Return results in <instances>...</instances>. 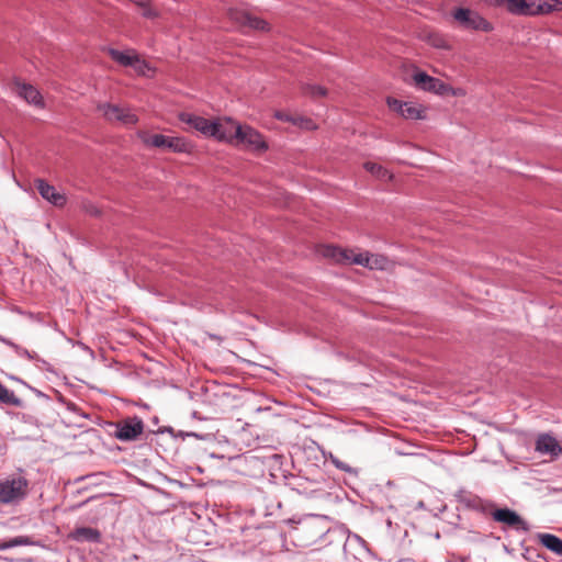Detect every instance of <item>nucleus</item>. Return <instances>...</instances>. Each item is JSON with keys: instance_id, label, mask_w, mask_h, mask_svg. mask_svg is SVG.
<instances>
[{"instance_id": "1", "label": "nucleus", "mask_w": 562, "mask_h": 562, "mask_svg": "<svg viewBox=\"0 0 562 562\" xmlns=\"http://www.w3.org/2000/svg\"><path fill=\"white\" fill-rule=\"evenodd\" d=\"M322 255L338 263L359 265L371 270H391L394 267V263L383 255L368 251L357 252L352 249L336 246H324Z\"/></svg>"}, {"instance_id": "2", "label": "nucleus", "mask_w": 562, "mask_h": 562, "mask_svg": "<svg viewBox=\"0 0 562 562\" xmlns=\"http://www.w3.org/2000/svg\"><path fill=\"white\" fill-rule=\"evenodd\" d=\"M224 142L244 146L249 150H266L268 145L262 135L248 125H239L229 119Z\"/></svg>"}, {"instance_id": "3", "label": "nucleus", "mask_w": 562, "mask_h": 562, "mask_svg": "<svg viewBox=\"0 0 562 562\" xmlns=\"http://www.w3.org/2000/svg\"><path fill=\"white\" fill-rule=\"evenodd\" d=\"M502 7L514 15H538L562 11L561 0H503Z\"/></svg>"}, {"instance_id": "4", "label": "nucleus", "mask_w": 562, "mask_h": 562, "mask_svg": "<svg viewBox=\"0 0 562 562\" xmlns=\"http://www.w3.org/2000/svg\"><path fill=\"white\" fill-rule=\"evenodd\" d=\"M179 120L188 124L191 128H194L207 137H214L217 140L224 142L229 119L223 117L216 121H210L205 117L182 112L179 114Z\"/></svg>"}, {"instance_id": "5", "label": "nucleus", "mask_w": 562, "mask_h": 562, "mask_svg": "<svg viewBox=\"0 0 562 562\" xmlns=\"http://www.w3.org/2000/svg\"><path fill=\"white\" fill-rule=\"evenodd\" d=\"M137 136L148 147L168 149L173 153H189L191 150V144L183 137L151 134L148 131H138Z\"/></svg>"}, {"instance_id": "6", "label": "nucleus", "mask_w": 562, "mask_h": 562, "mask_svg": "<svg viewBox=\"0 0 562 562\" xmlns=\"http://www.w3.org/2000/svg\"><path fill=\"white\" fill-rule=\"evenodd\" d=\"M106 53L121 66L132 67L138 76L153 77L155 74V69L145 59H142L134 49L121 52L115 48H108Z\"/></svg>"}, {"instance_id": "7", "label": "nucleus", "mask_w": 562, "mask_h": 562, "mask_svg": "<svg viewBox=\"0 0 562 562\" xmlns=\"http://www.w3.org/2000/svg\"><path fill=\"white\" fill-rule=\"evenodd\" d=\"M29 482L23 476H10L0 481V504H10L23 499Z\"/></svg>"}, {"instance_id": "8", "label": "nucleus", "mask_w": 562, "mask_h": 562, "mask_svg": "<svg viewBox=\"0 0 562 562\" xmlns=\"http://www.w3.org/2000/svg\"><path fill=\"white\" fill-rule=\"evenodd\" d=\"M98 111L110 123H121L128 126L137 123L138 119L130 109L111 103H99Z\"/></svg>"}, {"instance_id": "9", "label": "nucleus", "mask_w": 562, "mask_h": 562, "mask_svg": "<svg viewBox=\"0 0 562 562\" xmlns=\"http://www.w3.org/2000/svg\"><path fill=\"white\" fill-rule=\"evenodd\" d=\"M453 18L465 29L492 32L493 24L483 18L480 13L470 9L459 8L453 12Z\"/></svg>"}, {"instance_id": "10", "label": "nucleus", "mask_w": 562, "mask_h": 562, "mask_svg": "<svg viewBox=\"0 0 562 562\" xmlns=\"http://www.w3.org/2000/svg\"><path fill=\"white\" fill-rule=\"evenodd\" d=\"M144 431V423L137 417H130L116 424L115 437L122 441L137 439Z\"/></svg>"}, {"instance_id": "11", "label": "nucleus", "mask_w": 562, "mask_h": 562, "mask_svg": "<svg viewBox=\"0 0 562 562\" xmlns=\"http://www.w3.org/2000/svg\"><path fill=\"white\" fill-rule=\"evenodd\" d=\"M413 78L415 85L425 91H431L438 94H446L450 90H452V87L422 71L416 72Z\"/></svg>"}, {"instance_id": "12", "label": "nucleus", "mask_w": 562, "mask_h": 562, "mask_svg": "<svg viewBox=\"0 0 562 562\" xmlns=\"http://www.w3.org/2000/svg\"><path fill=\"white\" fill-rule=\"evenodd\" d=\"M492 517L495 521L502 522L516 530H528L527 522L514 510L508 508L496 509L492 513Z\"/></svg>"}, {"instance_id": "13", "label": "nucleus", "mask_w": 562, "mask_h": 562, "mask_svg": "<svg viewBox=\"0 0 562 562\" xmlns=\"http://www.w3.org/2000/svg\"><path fill=\"white\" fill-rule=\"evenodd\" d=\"M13 91L27 103L33 104L37 108H44V100L40 91L32 85L14 80L12 85Z\"/></svg>"}, {"instance_id": "14", "label": "nucleus", "mask_w": 562, "mask_h": 562, "mask_svg": "<svg viewBox=\"0 0 562 562\" xmlns=\"http://www.w3.org/2000/svg\"><path fill=\"white\" fill-rule=\"evenodd\" d=\"M536 451L547 454L554 460L562 454V447L553 436L541 434L536 440Z\"/></svg>"}, {"instance_id": "15", "label": "nucleus", "mask_w": 562, "mask_h": 562, "mask_svg": "<svg viewBox=\"0 0 562 562\" xmlns=\"http://www.w3.org/2000/svg\"><path fill=\"white\" fill-rule=\"evenodd\" d=\"M34 183L42 198L50 202L53 205L61 207L66 204V196L59 193L55 187L50 186L45 180L37 179Z\"/></svg>"}, {"instance_id": "16", "label": "nucleus", "mask_w": 562, "mask_h": 562, "mask_svg": "<svg viewBox=\"0 0 562 562\" xmlns=\"http://www.w3.org/2000/svg\"><path fill=\"white\" fill-rule=\"evenodd\" d=\"M229 16L241 26H247L252 30L265 31L268 29V23L257 16H252L246 12L231 11Z\"/></svg>"}, {"instance_id": "17", "label": "nucleus", "mask_w": 562, "mask_h": 562, "mask_svg": "<svg viewBox=\"0 0 562 562\" xmlns=\"http://www.w3.org/2000/svg\"><path fill=\"white\" fill-rule=\"evenodd\" d=\"M539 543L558 555H562V540L551 533H538Z\"/></svg>"}, {"instance_id": "18", "label": "nucleus", "mask_w": 562, "mask_h": 562, "mask_svg": "<svg viewBox=\"0 0 562 562\" xmlns=\"http://www.w3.org/2000/svg\"><path fill=\"white\" fill-rule=\"evenodd\" d=\"M364 169L379 180L391 181L393 179V175L386 168L375 162H366Z\"/></svg>"}, {"instance_id": "19", "label": "nucleus", "mask_w": 562, "mask_h": 562, "mask_svg": "<svg viewBox=\"0 0 562 562\" xmlns=\"http://www.w3.org/2000/svg\"><path fill=\"white\" fill-rule=\"evenodd\" d=\"M424 109L414 102H404V106L401 112V116L406 120H418L424 119Z\"/></svg>"}, {"instance_id": "20", "label": "nucleus", "mask_w": 562, "mask_h": 562, "mask_svg": "<svg viewBox=\"0 0 562 562\" xmlns=\"http://www.w3.org/2000/svg\"><path fill=\"white\" fill-rule=\"evenodd\" d=\"M301 89L304 95L310 97L314 100L327 95V89L318 85L304 83L302 85Z\"/></svg>"}, {"instance_id": "21", "label": "nucleus", "mask_w": 562, "mask_h": 562, "mask_svg": "<svg viewBox=\"0 0 562 562\" xmlns=\"http://www.w3.org/2000/svg\"><path fill=\"white\" fill-rule=\"evenodd\" d=\"M100 537V533L97 529L89 528V527H81L78 528L74 532V538L77 540H89V541H97Z\"/></svg>"}, {"instance_id": "22", "label": "nucleus", "mask_w": 562, "mask_h": 562, "mask_svg": "<svg viewBox=\"0 0 562 562\" xmlns=\"http://www.w3.org/2000/svg\"><path fill=\"white\" fill-rule=\"evenodd\" d=\"M130 1L135 3L136 5H138L139 8H142V15L145 18L154 19L158 15V12L156 11V9H154L150 5L149 0H130Z\"/></svg>"}, {"instance_id": "23", "label": "nucleus", "mask_w": 562, "mask_h": 562, "mask_svg": "<svg viewBox=\"0 0 562 562\" xmlns=\"http://www.w3.org/2000/svg\"><path fill=\"white\" fill-rule=\"evenodd\" d=\"M293 125L299 126L300 128L312 131L317 128V125L314 123V121L310 117H305L302 115H295V119L293 120Z\"/></svg>"}, {"instance_id": "24", "label": "nucleus", "mask_w": 562, "mask_h": 562, "mask_svg": "<svg viewBox=\"0 0 562 562\" xmlns=\"http://www.w3.org/2000/svg\"><path fill=\"white\" fill-rule=\"evenodd\" d=\"M0 401L5 404H18L19 400L12 391L0 383Z\"/></svg>"}, {"instance_id": "25", "label": "nucleus", "mask_w": 562, "mask_h": 562, "mask_svg": "<svg viewBox=\"0 0 562 562\" xmlns=\"http://www.w3.org/2000/svg\"><path fill=\"white\" fill-rule=\"evenodd\" d=\"M30 543H31V541L27 537L20 536V537H15L9 541L1 542L0 549L4 550V549H9V548L16 547V546H27Z\"/></svg>"}, {"instance_id": "26", "label": "nucleus", "mask_w": 562, "mask_h": 562, "mask_svg": "<svg viewBox=\"0 0 562 562\" xmlns=\"http://www.w3.org/2000/svg\"><path fill=\"white\" fill-rule=\"evenodd\" d=\"M81 209H82L86 213H88V214H90V215H93V216H97V215H99V214H100L99 209H98L94 204H92L91 202H89V201H83V202L81 203Z\"/></svg>"}, {"instance_id": "27", "label": "nucleus", "mask_w": 562, "mask_h": 562, "mask_svg": "<svg viewBox=\"0 0 562 562\" xmlns=\"http://www.w3.org/2000/svg\"><path fill=\"white\" fill-rule=\"evenodd\" d=\"M387 105L391 110L397 112L398 114H401L402 112V109L404 106V102L397 100V99H394V98H387Z\"/></svg>"}, {"instance_id": "28", "label": "nucleus", "mask_w": 562, "mask_h": 562, "mask_svg": "<svg viewBox=\"0 0 562 562\" xmlns=\"http://www.w3.org/2000/svg\"><path fill=\"white\" fill-rule=\"evenodd\" d=\"M273 116L277 120H279V121L289 122V123H292V124H293V120L295 119V115H292V114L286 113L284 111H276Z\"/></svg>"}, {"instance_id": "29", "label": "nucleus", "mask_w": 562, "mask_h": 562, "mask_svg": "<svg viewBox=\"0 0 562 562\" xmlns=\"http://www.w3.org/2000/svg\"><path fill=\"white\" fill-rule=\"evenodd\" d=\"M451 93L452 95H464L465 91L463 89H453L450 90L447 94Z\"/></svg>"}, {"instance_id": "30", "label": "nucleus", "mask_w": 562, "mask_h": 562, "mask_svg": "<svg viewBox=\"0 0 562 562\" xmlns=\"http://www.w3.org/2000/svg\"><path fill=\"white\" fill-rule=\"evenodd\" d=\"M440 43H442V40H439V42H435V45H436V46H441V44H440Z\"/></svg>"}, {"instance_id": "31", "label": "nucleus", "mask_w": 562, "mask_h": 562, "mask_svg": "<svg viewBox=\"0 0 562 562\" xmlns=\"http://www.w3.org/2000/svg\"><path fill=\"white\" fill-rule=\"evenodd\" d=\"M440 43H442V40H439V42H435V45H436V46H441V44H440Z\"/></svg>"}]
</instances>
